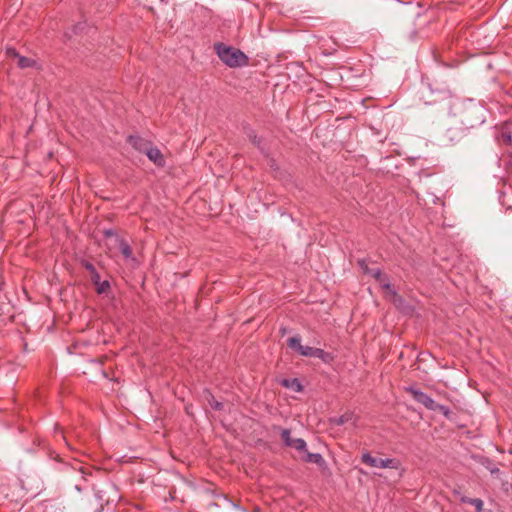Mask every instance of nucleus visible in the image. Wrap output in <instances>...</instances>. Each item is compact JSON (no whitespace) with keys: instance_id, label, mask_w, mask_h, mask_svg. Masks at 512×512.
Listing matches in <instances>:
<instances>
[{"instance_id":"nucleus-11","label":"nucleus","mask_w":512,"mask_h":512,"mask_svg":"<svg viewBox=\"0 0 512 512\" xmlns=\"http://www.w3.org/2000/svg\"><path fill=\"white\" fill-rule=\"evenodd\" d=\"M304 456L302 457V460L307 463H314L318 466H323L325 464V460L319 453H310L306 450V452H303Z\"/></svg>"},{"instance_id":"nucleus-16","label":"nucleus","mask_w":512,"mask_h":512,"mask_svg":"<svg viewBox=\"0 0 512 512\" xmlns=\"http://www.w3.org/2000/svg\"><path fill=\"white\" fill-rule=\"evenodd\" d=\"M468 502L474 506L476 512H482L483 509V501L478 498L469 499Z\"/></svg>"},{"instance_id":"nucleus-4","label":"nucleus","mask_w":512,"mask_h":512,"mask_svg":"<svg viewBox=\"0 0 512 512\" xmlns=\"http://www.w3.org/2000/svg\"><path fill=\"white\" fill-rule=\"evenodd\" d=\"M485 115L483 107L472 104L465 110V119L463 120L464 124L475 127L479 124L484 123Z\"/></svg>"},{"instance_id":"nucleus-2","label":"nucleus","mask_w":512,"mask_h":512,"mask_svg":"<svg viewBox=\"0 0 512 512\" xmlns=\"http://www.w3.org/2000/svg\"><path fill=\"white\" fill-rule=\"evenodd\" d=\"M289 348L295 350L299 355L304 357H315L322 360L324 363H330L333 360V356L325 352L323 349L305 346L301 344L299 336L291 337L287 340Z\"/></svg>"},{"instance_id":"nucleus-20","label":"nucleus","mask_w":512,"mask_h":512,"mask_svg":"<svg viewBox=\"0 0 512 512\" xmlns=\"http://www.w3.org/2000/svg\"><path fill=\"white\" fill-rule=\"evenodd\" d=\"M91 282L95 285L101 280L100 274L95 271L93 274H90Z\"/></svg>"},{"instance_id":"nucleus-13","label":"nucleus","mask_w":512,"mask_h":512,"mask_svg":"<svg viewBox=\"0 0 512 512\" xmlns=\"http://www.w3.org/2000/svg\"><path fill=\"white\" fill-rule=\"evenodd\" d=\"M18 66L21 68H28L35 65V61L31 58L24 57V56H18Z\"/></svg>"},{"instance_id":"nucleus-23","label":"nucleus","mask_w":512,"mask_h":512,"mask_svg":"<svg viewBox=\"0 0 512 512\" xmlns=\"http://www.w3.org/2000/svg\"><path fill=\"white\" fill-rule=\"evenodd\" d=\"M253 142H254L255 144H257V145H259V143H260V142L257 140V137H256V136H254V138H253Z\"/></svg>"},{"instance_id":"nucleus-14","label":"nucleus","mask_w":512,"mask_h":512,"mask_svg":"<svg viewBox=\"0 0 512 512\" xmlns=\"http://www.w3.org/2000/svg\"><path fill=\"white\" fill-rule=\"evenodd\" d=\"M95 288L98 294H104L107 293L110 289V283L107 280L99 281L95 284Z\"/></svg>"},{"instance_id":"nucleus-1","label":"nucleus","mask_w":512,"mask_h":512,"mask_svg":"<svg viewBox=\"0 0 512 512\" xmlns=\"http://www.w3.org/2000/svg\"><path fill=\"white\" fill-rule=\"evenodd\" d=\"M219 59L229 67H242L247 65L248 57L239 49L217 43L214 46Z\"/></svg>"},{"instance_id":"nucleus-19","label":"nucleus","mask_w":512,"mask_h":512,"mask_svg":"<svg viewBox=\"0 0 512 512\" xmlns=\"http://www.w3.org/2000/svg\"><path fill=\"white\" fill-rule=\"evenodd\" d=\"M358 263H359V266L364 271V273L369 274V271H371L372 268L368 267V265L366 264L365 260H359Z\"/></svg>"},{"instance_id":"nucleus-5","label":"nucleus","mask_w":512,"mask_h":512,"mask_svg":"<svg viewBox=\"0 0 512 512\" xmlns=\"http://www.w3.org/2000/svg\"><path fill=\"white\" fill-rule=\"evenodd\" d=\"M405 391L408 392L416 402L422 404L428 410L432 411L434 407H436V402L420 389L409 386L405 388Z\"/></svg>"},{"instance_id":"nucleus-27","label":"nucleus","mask_w":512,"mask_h":512,"mask_svg":"<svg viewBox=\"0 0 512 512\" xmlns=\"http://www.w3.org/2000/svg\"><path fill=\"white\" fill-rule=\"evenodd\" d=\"M161 1H162V2H166V3L168 2V0H161Z\"/></svg>"},{"instance_id":"nucleus-7","label":"nucleus","mask_w":512,"mask_h":512,"mask_svg":"<svg viewBox=\"0 0 512 512\" xmlns=\"http://www.w3.org/2000/svg\"><path fill=\"white\" fill-rule=\"evenodd\" d=\"M281 438L286 446L294 448L299 452H306L307 444L305 440L302 438L293 439L289 429L281 430Z\"/></svg>"},{"instance_id":"nucleus-9","label":"nucleus","mask_w":512,"mask_h":512,"mask_svg":"<svg viewBox=\"0 0 512 512\" xmlns=\"http://www.w3.org/2000/svg\"><path fill=\"white\" fill-rule=\"evenodd\" d=\"M145 155L155 165H157L159 167H163L165 165V160H164L162 152L157 147H154L152 144L149 146V148L145 152Z\"/></svg>"},{"instance_id":"nucleus-8","label":"nucleus","mask_w":512,"mask_h":512,"mask_svg":"<svg viewBox=\"0 0 512 512\" xmlns=\"http://www.w3.org/2000/svg\"><path fill=\"white\" fill-rule=\"evenodd\" d=\"M128 143L138 152L144 153L147 151L149 146L152 144L150 141L140 137L130 135L127 139Z\"/></svg>"},{"instance_id":"nucleus-3","label":"nucleus","mask_w":512,"mask_h":512,"mask_svg":"<svg viewBox=\"0 0 512 512\" xmlns=\"http://www.w3.org/2000/svg\"><path fill=\"white\" fill-rule=\"evenodd\" d=\"M361 461L367 466L376 468L398 469L400 465L399 461L394 458H376L373 457L369 452H365L362 454Z\"/></svg>"},{"instance_id":"nucleus-24","label":"nucleus","mask_w":512,"mask_h":512,"mask_svg":"<svg viewBox=\"0 0 512 512\" xmlns=\"http://www.w3.org/2000/svg\"><path fill=\"white\" fill-rule=\"evenodd\" d=\"M60 435L63 438V440L66 441V437L63 435L62 431H60Z\"/></svg>"},{"instance_id":"nucleus-6","label":"nucleus","mask_w":512,"mask_h":512,"mask_svg":"<svg viewBox=\"0 0 512 512\" xmlns=\"http://www.w3.org/2000/svg\"><path fill=\"white\" fill-rule=\"evenodd\" d=\"M369 275H371L391 297H397V293L392 288L389 278L379 268L371 269Z\"/></svg>"},{"instance_id":"nucleus-25","label":"nucleus","mask_w":512,"mask_h":512,"mask_svg":"<svg viewBox=\"0 0 512 512\" xmlns=\"http://www.w3.org/2000/svg\"><path fill=\"white\" fill-rule=\"evenodd\" d=\"M113 232L112 231H106V235H112Z\"/></svg>"},{"instance_id":"nucleus-18","label":"nucleus","mask_w":512,"mask_h":512,"mask_svg":"<svg viewBox=\"0 0 512 512\" xmlns=\"http://www.w3.org/2000/svg\"><path fill=\"white\" fill-rule=\"evenodd\" d=\"M82 266L87 272H89V274H93L95 271H97L95 266L89 261H83Z\"/></svg>"},{"instance_id":"nucleus-15","label":"nucleus","mask_w":512,"mask_h":512,"mask_svg":"<svg viewBox=\"0 0 512 512\" xmlns=\"http://www.w3.org/2000/svg\"><path fill=\"white\" fill-rule=\"evenodd\" d=\"M432 411H439L447 419H450V417H451V410H450V408L448 406H445V405H441V404L436 403V407H434V409Z\"/></svg>"},{"instance_id":"nucleus-21","label":"nucleus","mask_w":512,"mask_h":512,"mask_svg":"<svg viewBox=\"0 0 512 512\" xmlns=\"http://www.w3.org/2000/svg\"><path fill=\"white\" fill-rule=\"evenodd\" d=\"M6 53L9 57L17 58L20 56L15 48H7Z\"/></svg>"},{"instance_id":"nucleus-22","label":"nucleus","mask_w":512,"mask_h":512,"mask_svg":"<svg viewBox=\"0 0 512 512\" xmlns=\"http://www.w3.org/2000/svg\"><path fill=\"white\" fill-rule=\"evenodd\" d=\"M210 405L215 410H220L222 408V404L217 401H215L214 403L211 402Z\"/></svg>"},{"instance_id":"nucleus-12","label":"nucleus","mask_w":512,"mask_h":512,"mask_svg":"<svg viewBox=\"0 0 512 512\" xmlns=\"http://www.w3.org/2000/svg\"><path fill=\"white\" fill-rule=\"evenodd\" d=\"M280 383L283 387L291 389L295 392H301L303 390V386L297 378L283 379Z\"/></svg>"},{"instance_id":"nucleus-26","label":"nucleus","mask_w":512,"mask_h":512,"mask_svg":"<svg viewBox=\"0 0 512 512\" xmlns=\"http://www.w3.org/2000/svg\"><path fill=\"white\" fill-rule=\"evenodd\" d=\"M499 472V469L492 470V473Z\"/></svg>"},{"instance_id":"nucleus-10","label":"nucleus","mask_w":512,"mask_h":512,"mask_svg":"<svg viewBox=\"0 0 512 512\" xmlns=\"http://www.w3.org/2000/svg\"><path fill=\"white\" fill-rule=\"evenodd\" d=\"M117 243L121 254L125 260L136 262V258L133 256L132 249L127 241L123 238L117 237Z\"/></svg>"},{"instance_id":"nucleus-17","label":"nucleus","mask_w":512,"mask_h":512,"mask_svg":"<svg viewBox=\"0 0 512 512\" xmlns=\"http://www.w3.org/2000/svg\"><path fill=\"white\" fill-rule=\"evenodd\" d=\"M351 419V415L350 414H344V415H341L337 418L334 419V423L336 425H344L345 423H347L349 420Z\"/></svg>"}]
</instances>
